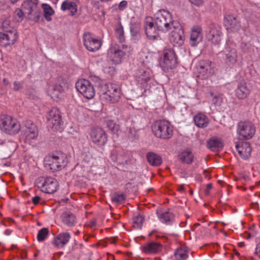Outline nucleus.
Here are the masks:
<instances>
[{"label":"nucleus","mask_w":260,"mask_h":260,"mask_svg":"<svg viewBox=\"0 0 260 260\" xmlns=\"http://www.w3.org/2000/svg\"><path fill=\"white\" fill-rule=\"evenodd\" d=\"M154 231H152L151 232H150V233H149V236H151L153 234V233L154 232Z\"/></svg>","instance_id":"obj_62"},{"label":"nucleus","mask_w":260,"mask_h":260,"mask_svg":"<svg viewBox=\"0 0 260 260\" xmlns=\"http://www.w3.org/2000/svg\"><path fill=\"white\" fill-rule=\"evenodd\" d=\"M256 127L250 120H242L238 122L237 133L240 140H248L254 135Z\"/></svg>","instance_id":"obj_6"},{"label":"nucleus","mask_w":260,"mask_h":260,"mask_svg":"<svg viewBox=\"0 0 260 260\" xmlns=\"http://www.w3.org/2000/svg\"><path fill=\"white\" fill-rule=\"evenodd\" d=\"M178 191H180V192H183L184 191V187L183 186V185H180L178 187Z\"/></svg>","instance_id":"obj_59"},{"label":"nucleus","mask_w":260,"mask_h":260,"mask_svg":"<svg viewBox=\"0 0 260 260\" xmlns=\"http://www.w3.org/2000/svg\"><path fill=\"white\" fill-rule=\"evenodd\" d=\"M116 35L120 43L124 42V31L122 27H119L116 29Z\"/></svg>","instance_id":"obj_45"},{"label":"nucleus","mask_w":260,"mask_h":260,"mask_svg":"<svg viewBox=\"0 0 260 260\" xmlns=\"http://www.w3.org/2000/svg\"><path fill=\"white\" fill-rule=\"evenodd\" d=\"M221 31L219 27L211 25L207 34L208 39L215 44H219L221 41Z\"/></svg>","instance_id":"obj_23"},{"label":"nucleus","mask_w":260,"mask_h":260,"mask_svg":"<svg viewBox=\"0 0 260 260\" xmlns=\"http://www.w3.org/2000/svg\"><path fill=\"white\" fill-rule=\"evenodd\" d=\"M120 156L118 155V152L116 150H113L111 152L110 158L111 160L114 162L120 159Z\"/></svg>","instance_id":"obj_49"},{"label":"nucleus","mask_w":260,"mask_h":260,"mask_svg":"<svg viewBox=\"0 0 260 260\" xmlns=\"http://www.w3.org/2000/svg\"><path fill=\"white\" fill-rule=\"evenodd\" d=\"M111 200L116 204H121L125 200V196L123 193L114 192L111 196Z\"/></svg>","instance_id":"obj_41"},{"label":"nucleus","mask_w":260,"mask_h":260,"mask_svg":"<svg viewBox=\"0 0 260 260\" xmlns=\"http://www.w3.org/2000/svg\"><path fill=\"white\" fill-rule=\"evenodd\" d=\"M44 161L53 162H67V155L61 151H54L48 153L44 158Z\"/></svg>","instance_id":"obj_19"},{"label":"nucleus","mask_w":260,"mask_h":260,"mask_svg":"<svg viewBox=\"0 0 260 260\" xmlns=\"http://www.w3.org/2000/svg\"><path fill=\"white\" fill-rule=\"evenodd\" d=\"M197 77L202 80H206L214 74V64L209 60H201L196 66Z\"/></svg>","instance_id":"obj_7"},{"label":"nucleus","mask_w":260,"mask_h":260,"mask_svg":"<svg viewBox=\"0 0 260 260\" xmlns=\"http://www.w3.org/2000/svg\"><path fill=\"white\" fill-rule=\"evenodd\" d=\"M195 124L199 127L204 128L209 124L208 118L204 114L199 113L197 114L193 118Z\"/></svg>","instance_id":"obj_29"},{"label":"nucleus","mask_w":260,"mask_h":260,"mask_svg":"<svg viewBox=\"0 0 260 260\" xmlns=\"http://www.w3.org/2000/svg\"><path fill=\"white\" fill-rule=\"evenodd\" d=\"M77 90L85 98L91 99L95 95L93 85L88 80L81 79L76 83Z\"/></svg>","instance_id":"obj_9"},{"label":"nucleus","mask_w":260,"mask_h":260,"mask_svg":"<svg viewBox=\"0 0 260 260\" xmlns=\"http://www.w3.org/2000/svg\"><path fill=\"white\" fill-rule=\"evenodd\" d=\"M47 118L48 126L53 131H61L63 122L61 120L60 112L57 108H52L48 112Z\"/></svg>","instance_id":"obj_8"},{"label":"nucleus","mask_w":260,"mask_h":260,"mask_svg":"<svg viewBox=\"0 0 260 260\" xmlns=\"http://www.w3.org/2000/svg\"><path fill=\"white\" fill-rule=\"evenodd\" d=\"M212 188V184L211 183H208L206 185V188L205 189V194L206 195H208L210 192V190Z\"/></svg>","instance_id":"obj_53"},{"label":"nucleus","mask_w":260,"mask_h":260,"mask_svg":"<svg viewBox=\"0 0 260 260\" xmlns=\"http://www.w3.org/2000/svg\"><path fill=\"white\" fill-rule=\"evenodd\" d=\"M137 79L138 82L141 84L146 83L150 79V74L148 72L143 70H140L137 75Z\"/></svg>","instance_id":"obj_34"},{"label":"nucleus","mask_w":260,"mask_h":260,"mask_svg":"<svg viewBox=\"0 0 260 260\" xmlns=\"http://www.w3.org/2000/svg\"><path fill=\"white\" fill-rule=\"evenodd\" d=\"M90 137L93 143L99 145H104L107 141L105 132L101 128H93L91 129Z\"/></svg>","instance_id":"obj_17"},{"label":"nucleus","mask_w":260,"mask_h":260,"mask_svg":"<svg viewBox=\"0 0 260 260\" xmlns=\"http://www.w3.org/2000/svg\"><path fill=\"white\" fill-rule=\"evenodd\" d=\"M190 3H191L192 4L195 5H197V6H199L202 3V0H189Z\"/></svg>","instance_id":"obj_57"},{"label":"nucleus","mask_w":260,"mask_h":260,"mask_svg":"<svg viewBox=\"0 0 260 260\" xmlns=\"http://www.w3.org/2000/svg\"><path fill=\"white\" fill-rule=\"evenodd\" d=\"M207 146L213 151H219L222 149L223 143L220 138L213 137L207 141Z\"/></svg>","instance_id":"obj_27"},{"label":"nucleus","mask_w":260,"mask_h":260,"mask_svg":"<svg viewBox=\"0 0 260 260\" xmlns=\"http://www.w3.org/2000/svg\"><path fill=\"white\" fill-rule=\"evenodd\" d=\"M126 47L127 46L124 45H122V48L117 44L112 45L108 50L107 57L115 64L120 63L125 55L123 49Z\"/></svg>","instance_id":"obj_14"},{"label":"nucleus","mask_w":260,"mask_h":260,"mask_svg":"<svg viewBox=\"0 0 260 260\" xmlns=\"http://www.w3.org/2000/svg\"><path fill=\"white\" fill-rule=\"evenodd\" d=\"M23 136L26 142L30 143L31 140L37 139L39 132L36 125L30 120H26L24 123Z\"/></svg>","instance_id":"obj_15"},{"label":"nucleus","mask_w":260,"mask_h":260,"mask_svg":"<svg viewBox=\"0 0 260 260\" xmlns=\"http://www.w3.org/2000/svg\"><path fill=\"white\" fill-rule=\"evenodd\" d=\"M61 9L63 11L69 10L73 15L77 11L76 5L75 2L66 1L62 3Z\"/></svg>","instance_id":"obj_31"},{"label":"nucleus","mask_w":260,"mask_h":260,"mask_svg":"<svg viewBox=\"0 0 260 260\" xmlns=\"http://www.w3.org/2000/svg\"><path fill=\"white\" fill-rule=\"evenodd\" d=\"M23 83L20 81H15L13 83V90L15 91H19L23 88Z\"/></svg>","instance_id":"obj_50"},{"label":"nucleus","mask_w":260,"mask_h":260,"mask_svg":"<svg viewBox=\"0 0 260 260\" xmlns=\"http://www.w3.org/2000/svg\"><path fill=\"white\" fill-rule=\"evenodd\" d=\"M250 92V89L247 86L246 83L244 82L239 83L235 90V95L237 98L241 100L246 99Z\"/></svg>","instance_id":"obj_26"},{"label":"nucleus","mask_w":260,"mask_h":260,"mask_svg":"<svg viewBox=\"0 0 260 260\" xmlns=\"http://www.w3.org/2000/svg\"><path fill=\"white\" fill-rule=\"evenodd\" d=\"M71 238L69 233L62 232L54 238L52 243L55 247L62 248L69 243Z\"/></svg>","instance_id":"obj_20"},{"label":"nucleus","mask_w":260,"mask_h":260,"mask_svg":"<svg viewBox=\"0 0 260 260\" xmlns=\"http://www.w3.org/2000/svg\"><path fill=\"white\" fill-rule=\"evenodd\" d=\"M152 165V166H155V167H158L161 164H155V163H154V164H151Z\"/></svg>","instance_id":"obj_60"},{"label":"nucleus","mask_w":260,"mask_h":260,"mask_svg":"<svg viewBox=\"0 0 260 260\" xmlns=\"http://www.w3.org/2000/svg\"><path fill=\"white\" fill-rule=\"evenodd\" d=\"M255 253L256 255L260 258V243L256 245Z\"/></svg>","instance_id":"obj_56"},{"label":"nucleus","mask_w":260,"mask_h":260,"mask_svg":"<svg viewBox=\"0 0 260 260\" xmlns=\"http://www.w3.org/2000/svg\"><path fill=\"white\" fill-rule=\"evenodd\" d=\"M162 245L158 242L151 241L141 246L142 250L147 254L155 253L161 249Z\"/></svg>","instance_id":"obj_25"},{"label":"nucleus","mask_w":260,"mask_h":260,"mask_svg":"<svg viewBox=\"0 0 260 260\" xmlns=\"http://www.w3.org/2000/svg\"><path fill=\"white\" fill-rule=\"evenodd\" d=\"M146 158L148 162H162L161 157L153 152H149L146 154Z\"/></svg>","instance_id":"obj_36"},{"label":"nucleus","mask_w":260,"mask_h":260,"mask_svg":"<svg viewBox=\"0 0 260 260\" xmlns=\"http://www.w3.org/2000/svg\"><path fill=\"white\" fill-rule=\"evenodd\" d=\"M0 129L3 132L13 135L21 130L20 122L12 116L6 114L0 115Z\"/></svg>","instance_id":"obj_5"},{"label":"nucleus","mask_w":260,"mask_h":260,"mask_svg":"<svg viewBox=\"0 0 260 260\" xmlns=\"http://www.w3.org/2000/svg\"><path fill=\"white\" fill-rule=\"evenodd\" d=\"M170 36L169 40L170 42L174 46H181L183 45L185 40L184 31L179 23L173 27Z\"/></svg>","instance_id":"obj_13"},{"label":"nucleus","mask_w":260,"mask_h":260,"mask_svg":"<svg viewBox=\"0 0 260 260\" xmlns=\"http://www.w3.org/2000/svg\"><path fill=\"white\" fill-rule=\"evenodd\" d=\"M66 85L64 80L61 77H58L56 79V82L53 86V88L59 91V92L62 93L64 91V88Z\"/></svg>","instance_id":"obj_40"},{"label":"nucleus","mask_w":260,"mask_h":260,"mask_svg":"<svg viewBox=\"0 0 260 260\" xmlns=\"http://www.w3.org/2000/svg\"><path fill=\"white\" fill-rule=\"evenodd\" d=\"M144 221V218L140 214L135 215L133 218V226L136 229H140Z\"/></svg>","instance_id":"obj_39"},{"label":"nucleus","mask_w":260,"mask_h":260,"mask_svg":"<svg viewBox=\"0 0 260 260\" xmlns=\"http://www.w3.org/2000/svg\"><path fill=\"white\" fill-rule=\"evenodd\" d=\"M45 170L50 172H54L61 169L62 166L58 164H44Z\"/></svg>","instance_id":"obj_42"},{"label":"nucleus","mask_w":260,"mask_h":260,"mask_svg":"<svg viewBox=\"0 0 260 260\" xmlns=\"http://www.w3.org/2000/svg\"><path fill=\"white\" fill-rule=\"evenodd\" d=\"M37 183L41 191L47 193H53L56 192L58 186L57 180L50 177H41L38 179Z\"/></svg>","instance_id":"obj_10"},{"label":"nucleus","mask_w":260,"mask_h":260,"mask_svg":"<svg viewBox=\"0 0 260 260\" xmlns=\"http://www.w3.org/2000/svg\"><path fill=\"white\" fill-rule=\"evenodd\" d=\"M200 224L199 223H196L194 224V226L196 228V227H198L199 226H200Z\"/></svg>","instance_id":"obj_63"},{"label":"nucleus","mask_w":260,"mask_h":260,"mask_svg":"<svg viewBox=\"0 0 260 260\" xmlns=\"http://www.w3.org/2000/svg\"><path fill=\"white\" fill-rule=\"evenodd\" d=\"M107 126L113 133H117L119 130V125L112 120H109L107 122Z\"/></svg>","instance_id":"obj_44"},{"label":"nucleus","mask_w":260,"mask_h":260,"mask_svg":"<svg viewBox=\"0 0 260 260\" xmlns=\"http://www.w3.org/2000/svg\"><path fill=\"white\" fill-rule=\"evenodd\" d=\"M210 173H211V171L209 170V169H205L203 172L205 178H210Z\"/></svg>","instance_id":"obj_55"},{"label":"nucleus","mask_w":260,"mask_h":260,"mask_svg":"<svg viewBox=\"0 0 260 260\" xmlns=\"http://www.w3.org/2000/svg\"><path fill=\"white\" fill-rule=\"evenodd\" d=\"M160 221L166 224H171L174 220L173 214L169 212H166L160 216Z\"/></svg>","instance_id":"obj_37"},{"label":"nucleus","mask_w":260,"mask_h":260,"mask_svg":"<svg viewBox=\"0 0 260 260\" xmlns=\"http://www.w3.org/2000/svg\"><path fill=\"white\" fill-rule=\"evenodd\" d=\"M236 148L240 156L243 159H246L250 155L251 148L249 143L244 142L241 144H237Z\"/></svg>","instance_id":"obj_24"},{"label":"nucleus","mask_w":260,"mask_h":260,"mask_svg":"<svg viewBox=\"0 0 260 260\" xmlns=\"http://www.w3.org/2000/svg\"><path fill=\"white\" fill-rule=\"evenodd\" d=\"M198 179H199V180L200 181H201V182H202V178H201V177H199V178H198Z\"/></svg>","instance_id":"obj_64"},{"label":"nucleus","mask_w":260,"mask_h":260,"mask_svg":"<svg viewBox=\"0 0 260 260\" xmlns=\"http://www.w3.org/2000/svg\"><path fill=\"white\" fill-rule=\"evenodd\" d=\"M224 23L226 26L236 29H238L240 26V22L237 18L231 15L225 17Z\"/></svg>","instance_id":"obj_30"},{"label":"nucleus","mask_w":260,"mask_h":260,"mask_svg":"<svg viewBox=\"0 0 260 260\" xmlns=\"http://www.w3.org/2000/svg\"><path fill=\"white\" fill-rule=\"evenodd\" d=\"M212 102L215 106H219L222 102V98L220 95H215L213 96Z\"/></svg>","instance_id":"obj_46"},{"label":"nucleus","mask_w":260,"mask_h":260,"mask_svg":"<svg viewBox=\"0 0 260 260\" xmlns=\"http://www.w3.org/2000/svg\"><path fill=\"white\" fill-rule=\"evenodd\" d=\"M42 8L43 10L44 17L47 21L51 20V16L54 14V11L50 5L47 4H43Z\"/></svg>","instance_id":"obj_35"},{"label":"nucleus","mask_w":260,"mask_h":260,"mask_svg":"<svg viewBox=\"0 0 260 260\" xmlns=\"http://www.w3.org/2000/svg\"><path fill=\"white\" fill-rule=\"evenodd\" d=\"M41 200V198L39 196H35L32 199V202L34 205H37Z\"/></svg>","instance_id":"obj_54"},{"label":"nucleus","mask_w":260,"mask_h":260,"mask_svg":"<svg viewBox=\"0 0 260 260\" xmlns=\"http://www.w3.org/2000/svg\"><path fill=\"white\" fill-rule=\"evenodd\" d=\"M140 29L141 27L139 23H131L130 30L132 38L134 40H137L140 38Z\"/></svg>","instance_id":"obj_33"},{"label":"nucleus","mask_w":260,"mask_h":260,"mask_svg":"<svg viewBox=\"0 0 260 260\" xmlns=\"http://www.w3.org/2000/svg\"><path fill=\"white\" fill-rule=\"evenodd\" d=\"M99 81V86L101 87L100 91L102 94V98L107 103L117 102L120 98L121 90L118 85L109 83L105 84Z\"/></svg>","instance_id":"obj_2"},{"label":"nucleus","mask_w":260,"mask_h":260,"mask_svg":"<svg viewBox=\"0 0 260 260\" xmlns=\"http://www.w3.org/2000/svg\"><path fill=\"white\" fill-rule=\"evenodd\" d=\"M223 57L225 63L229 67H233L238 62V54L235 48L228 46L224 51Z\"/></svg>","instance_id":"obj_18"},{"label":"nucleus","mask_w":260,"mask_h":260,"mask_svg":"<svg viewBox=\"0 0 260 260\" xmlns=\"http://www.w3.org/2000/svg\"><path fill=\"white\" fill-rule=\"evenodd\" d=\"M202 29L200 26H193L190 31V43L192 46H195L202 40Z\"/></svg>","instance_id":"obj_21"},{"label":"nucleus","mask_w":260,"mask_h":260,"mask_svg":"<svg viewBox=\"0 0 260 260\" xmlns=\"http://www.w3.org/2000/svg\"><path fill=\"white\" fill-rule=\"evenodd\" d=\"M62 93L57 91L56 90L53 88L52 90L50 92V96L52 99L56 100L60 98V96Z\"/></svg>","instance_id":"obj_51"},{"label":"nucleus","mask_w":260,"mask_h":260,"mask_svg":"<svg viewBox=\"0 0 260 260\" xmlns=\"http://www.w3.org/2000/svg\"><path fill=\"white\" fill-rule=\"evenodd\" d=\"M177 64V58L174 51L171 49H166L164 52L162 59L160 61V66L165 71L174 68Z\"/></svg>","instance_id":"obj_11"},{"label":"nucleus","mask_w":260,"mask_h":260,"mask_svg":"<svg viewBox=\"0 0 260 260\" xmlns=\"http://www.w3.org/2000/svg\"><path fill=\"white\" fill-rule=\"evenodd\" d=\"M188 250L186 248H178L175 253V256L178 260H185L188 257Z\"/></svg>","instance_id":"obj_38"},{"label":"nucleus","mask_w":260,"mask_h":260,"mask_svg":"<svg viewBox=\"0 0 260 260\" xmlns=\"http://www.w3.org/2000/svg\"><path fill=\"white\" fill-rule=\"evenodd\" d=\"M22 9L28 18L33 20H38L39 11L38 7V0H26L22 4Z\"/></svg>","instance_id":"obj_12"},{"label":"nucleus","mask_w":260,"mask_h":260,"mask_svg":"<svg viewBox=\"0 0 260 260\" xmlns=\"http://www.w3.org/2000/svg\"><path fill=\"white\" fill-rule=\"evenodd\" d=\"M49 230L47 228H42L40 230L37 234V240L39 242L43 241L48 236Z\"/></svg>","instance_id":"obj_43"},{"label":"nucleus","mask_w":260,"mask_h":260,"mask_svg":"<svg viewBox=\"0 0 260 260\" xmlns=\"http://www.w3.org/2000/svg\"><path fill=\"white\" fill-rule=\"evenodd\" d=\"M3 31L0 32V45L7 47L14 44L17 39V32L14 27L11 25L10 21L5 20L2 24Z\"/></svg>","instance_id":"obj_4"},{"label":"nucleus","mask_w":260,"mask_h":260,"mask_svg":"<svg viewBox=\"0 0 260 260\" xmlns=\"http://www.w3.org/2000/svg\"><path fill=\"white\" fill-rule=\"evenodd\" d=\"M3 83L4 85L5 86H7V85H9V84H10L9 80L7 78L3 79Z\"/></svg>","instance_id":"obj_58"},{"label":"nucleus","mask_w":260,"mask_h":260,"mask_svg":"<svg viewBox=\"0 0 260 260\" xmlns=\"http://www.w3.org/2000/svg\"><path fill=\"white\" fill-rule=\"evenodd\" d=\"M14 14L15 16H17L19 18L17 21H21L23 18L25 13L24 12V11H23L22 9H20L17 8L15 10Z\"/></svg>","instance_id":"obj_48"},{"label":"nucleus","mask_w":260,"mask_h":260,"mask_svg":"<svg viewBox=\"0 0 260 260\" xmlns=\"http://www.w3.org/2000/svg\"><path fill=\"white\" fill-rule=\"evenodd\" d=\"M145 28L146 35L149 39L154 40L159 37L157 31L152 20L151 21L146 20Z\"/></svg>","instance_id":"obj_28"},{"label":"nucleus","mask_w":260,"mask_h":260,"mask_svg":"<svg viewBox=\"0 0 260 260\" xmlns=\"http://www.w3.org/2000/svg\"><path fill=\"white\" fill-rule=\"evenodd\" d=\"M83 39L84 45L89 51H96L101 47V41L94 38L90 32L85 33L83 35Z\"/></svg>","instance_id":"obj_16"},{"label":"nucleus","mask_w":260,"mask_h":260,"mask_svg":"<svg viewBox=\"0 0 260 260\" xmlns=\"http://www.w3.org/2000/svg\"><path fill=\"white\" fill-rule=\"evenodd\" d=\"M127 6V2L126 1H121L118 5V9L120 11H123Z\"/></svg>","instance_id":"obj_52"},{"label":"nucleus","mask_w":260,"mask_h":260,"mask_svg":"<svg viewBox=\"0 0 260 260\" xmlns=\"http://www.w3.org/2000/svg\"><path fill=\"white\" fill-rule=\"evenodd\" d=\"M60 219L62 223L68 228H72L77 223L76 216L70 211L63 212L60 216Z\"/></svg>","instance_id":"obj_22"},{"label":"nucleus","mask_w":260,"mask_h":260,"mask_svg":"<svg viewBox=\"0 0 260 260\" xmlns=\"http://www.w3.org/2000/svg\"><path fill=\"white\" fill-rule=\"evenodd\" d=\"M179 160L184 162H192L193 160V155L190 151H184L179 153Z\"/></svg>","instance_id":"obj_32"},{"label":"nucleus","mask_w":260,"mask_h":260,"mask_svg":"<svg viewBox=\"0 0 260 260\" xmlns=\"http://www.w3.org/2000/svg\"><path fill=\"white\" fill-rule=\"evenodd\" d=\"M177 23L173 20L172 14L168 11L161 10L155 14L154 23L158 31L167 32L172 30Z\"/></svg>","instance_id":"obj_1"},{"label":"nucleus","mask_w":260,"mask_h":260,"mask_svg":"<svg viewBox=\"0 0 260 260\" xmlns=\"http://www.w3.org/2000/svg\"><path fill=\"white\" fill-rule=\"evenodd\" d=\"M18 0H10L11 2L13 4H14L18 2Z\"/></svg>","instance_id":"obj_61"},{"label":"nucleus","mask_w":260,"mask_h":260,"mask_svg":"<svg viewBox=\"0 0 260 260\" xmlns=\"http://www.w3.org/2000/svg\"><path fill=\"white\" fill-rule=\"evenodd\" d=\"M251 45L249 43L242 42L241 44L240 48L242 51L245 53H247L250 51L251 49Z\"/></svg>","instance_id":"obj_47"},{"label":"nucleus","mask_w":260,"mask_h":260,"mask_svg":"<svg viewBox=\"0 0 260 260\" xmlns=\"http://www.w3.org/2000/svg\"><path fill=\"white\" fill-rule=\"evenodd\" d=\"M151 131L154 135L161 139H169L173 135V128L170 123L166 120L154 121L151 125Z\"/></svg>","instance_id":"obj_3"}]
</instances>
